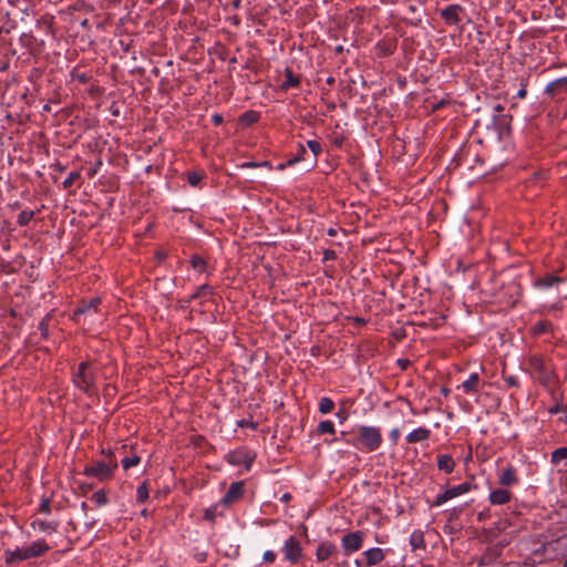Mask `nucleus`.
Instances as JSON below:
<instances>
[{"mask_svg": "<svg viewBox=\"0 0 567 567\" xmlns=\"http://www.w3.org/2000/svg\"><path fill=\"white\" fill-rule=\"evenodd\" d=\"M498 483L502 486H513L517 484L518 477L516 475V470L511 465L503 468L498 476Z\"/></svg>", "mask_w": 567, "mask_h": 567, "instance_id": "4468645a", "label": "nucleus"}, {"mask_svg": "<svg viewBox=\"0 0 567 567\" xmlns=\"http://www.w3.org/2000/svg\"><path fill=\"white\" fill-rule=\"evenodd\" d=\"M245 491V482L238 481L234 482L229 485L227 492L220 499V504L224 506H229L234 502L238 501L243 495Z\"/></svg>", "mask_w": 567, "mask_h": 567, "instance_id": "6e6552de", "label": "nucleus"}, {"mask_svg": "<svg viewBox=\"0 0 567 567\" xmlns=\"http://www.w3.org/2000/svg\"><path fill=\"white\" fill-rule=\"evenodd\" d=\"M336 258H337V254L334 250L326 249L323 251V261L334 260Z\"/></svg>", "mask_w": 567, "mask_h": 567, "instance_id": "3c124183", "label": "nucleus"}, {"mask_svg": "<svg viewBox=\"0 0 567 567\" xmlns=\"http://www.w3.org/2000/svg\"><path fill=\"white\" fill-rule=\"evenodd\" d=\"M437 467L446 474H450L455 468V461L450 454H440L437 456Z\"/></svg>", "mask_w": 567, "mask_h": 567, "instance_id": "6ab92c4d", "label": "nucleus"}, {"mask_svg": "<svg viewBox=\"0 0 567 567\" xmlns=\"http://www.w3.org/2000/svg\"><path fill=\"white\" fill-rule=\"evenodd\" d=\"M503 111H504V107H503V105H502V104H496V105L494 106V112H495V113H497V114H498V113H502Z\"/></svg>", "mask_w": 567, "mask_h": 567, "instance_id": "0e129e2a", "label": "nucleus"}, {"mask_svg": "<svg viewBox=\"0 0 567 567\" xmlns=\"http://www.w3.org/2000/svg\"><path fill=\"white\" fill-rule=\"evenodd\" d=\"M463 8L460 4H450L441 10V17L445 23L450 25H456L461 22L460 12Z\"/></svg>", "mask_w": 567, "mask_h": 567, "instance_id": "9b49d317", "label": "nucleus"}, {"mask_svg": "<svg viewBox=\"0 0 567 567\" xmlns=\"http://www.w3.org/2000/svg\"><path fill=\"white\" fill-rule=\"evenodd\" d=\"M102 164L101 161H97V163L95 164V167L91 168L90 169V173H89V176L90 177H93L96 173H97V169H99V166Z\"/></svg>", "mask_w": 567, "mask_h": 567, "instance_id": "bf43d9fd", "label": "nucleus"}, {"mask_svg": "<svg viewBox=\"0 0 567 567\" xmlns=\"http://www.w3.org/2000/svg\"><path fill=\"white\" fill-rule=\"evenodd\" d=\"M504 381L511 388H518L519 386V382H518L517 378L514 377V375L504 377Z\"/></svg>", "mask_w": 567, "mask_h": 567, "instance_id": "de8ad7c7", "label": "nucleus"}, {"mask_svg": "<svg viewBox=\"0 0 567 567\" xmlns=\"http://www.w3.org/2000/svg\"><path fill=\"white\" fill-rule=\"evenodd\" d=\"M80 177H81L80 172H71L69 174V176L63 182V188L68 189V188L72 187L75 179H79Z\"/></svg>", "mask_w": 567, "mask_h": 567, "instance_id": "79ce46f5", "label": "nucleus"}, {"mask_svg": "<svg viewBox=\"0 0 567 567\" xmlns=\"http://www.w3.org/2000/svg\"><path fill=\"white\" fill-rule=\"evenodd\" d=\"M212 122L214 123V125H220L224 122V117L221 114L216 113L212 116Z\"/></svg>", "mask_w": 567, "mask_h": 567, "instance_id": "864d4df0", "label": "nucleus"}, {"mask_svg": "<svg viewBox=\"0 0 567 567\" xmlns=\"http://www.w3.org/2000/svg\"><path fill=\"white\" fill-rule=\"evenodd\" d=\"M54 167H55V169H56V171H59V172H61V173L65 171V166H64V165H62V164H61V163H59V162L54 165Z\"/></svg>", "mask_w": 567, "mask_h": 567, "instance_id": "69168bd1", "label": "nucleus"}, {"mask_svg": "<svg viewBox=\"0 0 567 567\" xmlns=\"http://www.w3.org/2000/svg\"><path fill=\"white\" fill-rule=\"evenodd\" d=\"M431 431L426 427H419L406 435L408 443H419L429 440Z\"/></svg>", "mask_w": 567, "mask_h": 567, "instance_id": "a211bd4d", "label": "nucleus"}, {"mask_svg": "<svg viewBox=\"0 0 567 567\" xmlns=\"http://www.w3.org/2000/svg\"><path fill=\"white\" fill-rule=\"evenodd\" d=\"M503 548V545L487 547L478 560V566L483 567L496 565L502 556Z\"/></svg>", "mask_w": 567, "mask_h": 567, "instance_id": "1a4fd4ad", "label": "nucleus"}, {"mask_svg": "<svg viewBox=\"0 0 567 567\" xmlns=\"http://www.w3.org/2000/svg\"><path fill=\"white\" fill-rule=\"evenodd\" d=\"M285 558L290 564H297L302 557V547L296 536H290L282 546Z\"/></svg>", "mask_w": 567, "mask_h": 567, "instance_id": "423d86ee", "label": "nucleus"}, {"mask_svg": "<svg viewBox=\"0 0 567 567\" xmlns=\"http://www.w3.org/2000/svg\"><path fill=\"white\" fill-rule=\"evenodd\" d=\"M91 499L94 501L97 506H103L107 503V498L103 489L96 491L92 495Z\"/></svg>", "mask_w": 567, "mask_h": 567, "instance_id": "a19ab883", "label": "nucleus"}, {"mask_svg": "<svg viewBox=\"0 0 567 567\" xmlns=\"http://www.w3.org/2000/svg\"><path fill=\"white\" fill-rule=\"evenodd\" d=\"M218 508L219 504L208 507L204 513V518L210 523H215L216 518L221 515V513L218 512Z\"/></svg>", "mask_w": 567, "mask_h": 567, "instance_id": "f704fd0d", "label": "nucleus"}, {"mask_svg": "<svg viewBox=\"0 0 567 567\" xmlns=\"http://www.w3.org/2000/svg\"><path fill=\"white\" fill-rule=\"evenodd\" d=\"M363 555L365 557L368 567H371V566H374V565L381 563L385 557L382 548H379V547L370 548V549L365 550L363 553Z\"/></svg>", "mask_w": 567, "mask_h": 567, "instance_id": "f3484780", "label": "nucleus"}, {"mask_svg": "<svg viewBox=\"0 0 567 567\" xmlns=\"http://www.w3.org/2000/svg\"><path fill=\"white\" fill-rule=\"evenodd\" d=\"M530 331H532L533 336H536V337L542 336V334L553 333L554 326L548 320H539L532 327Z\"/></svg>", "mask_w": 567, "mask_h": 567, "instance_id": "aec40b11", "label": "nucleus"}, {"mask_svg": "<svg viewBox=\"0 0 567 567\" xmlns=\"http://www.w3.org/2000/svg\"><path fill=\"white\" fill-rule=\"evenodd\" d=\"M358 440L367 451H377L382 443L381 430L377 426L360 425L358 426Z\"/></svg>", "mask_w": 567, "mask_h": 567, "instance_id": "20e7f679", "label": "nucleus"}, {"mask_svg": "<svg viewBox=\"0 0 567 567\" xmlns=\"http://www.w3.org/2000/svg\"><path fill=\"white\" fill-rule=\"evenodd\" d=\"M446 104H447V102L445 100H441L433 105V111L440 110V109L444 107Z\"/></svg>", "mask_w": 567, "mask_h": 567, "instance_id": "13d9d810", "label": "nucleus"}, {"mask_svg": "<svg viewBox=\"0 0 567 567\" xmlns=\"http://www.w3.org/2000/svg\"><path fill=\"white\" fill-rule=\"evenodd\" d=\"M520 85H522V87L518 90L516 96L518 99H525L527 95V90H526L527 84H526V82H524V80H522Z\"/></svg>", "mask_w": 567, "mask_h": 567, "instance_id": "603ef678", "label": "nucleus"}, {"mask_svg": "<svg viewBox=\"0 0 567 567\" xmlns=\"http://www.w3.org/2000/svg\"><path fill=\"white\" fill-rule=\"evenodd\" d=\"M4 560L7 564H13V563H17V561H22V560H27L29 558H32L31 557V554L29 553V549L28 547H17L16 549L11 550V549H6L4 550Z\"/></svg>", "mask_w": 567, "mask_h": 567, "instance_id": "f8f14e48", "label": "nucleus"}, {"mask_svg": "<svg viewBox=\"0 0 567 567\" xmlns=\"http://www.w3.org/2000/svg\"><path fill=\"white\" fill-rule=\"evenodd\" d=\"M73 385L87 395L96 391V373L90 361H82L72 373Z\"/></svg>", "mask_w": 567, "mask_h": 567, "instance_id": "f257e3e1", "label": "nucleus"}, {"mask_svg": "<svg viewBox=\"0 0 567 567\" xmlns=\"http://www.w3.org/2000/svg\"><path fill=\"white\" fill-rule=\"evenodd\" d=\"M307 146L313 154V157L311 161V167H315L317 165V161H318L317 157L322 152L321 144L316 140H309V141H307Z\"/></svg>", "mask_w": 567, "mask_h": 567, "instance_id": "393cba45", "label": "nucleus"}, {"mask_svg": "<svg viewBox=\"0 0 567 567\" xmlns=\"http://www.w3.org/2000/svg\"><path fill=\"white\" fill-rule=\"evenodd\" d=\"M481 379L478 373L473 372L468 379L465 380L457 389L462 390L465 394H475L480 391Z\"/></svg>", "mask_w": 567, "mask_h": 567, "instance_id": "ddd939ff", "label": "nucleus"}, {"mask_svg": "<svg viewBox=\"0 0 567 567\" xmlns=\"http://www.w3.org/2000/svg\"><path fill=\"white\" fill-rule=\"evenodd\" d=\"M561 460H567V446L556 449L551 453L550 461L553 464H558Z\"/></svg>", "mask_w": 567, "mask_h": 567, "instance_id": "c9c22d12", "label": "nucleus"}, {"mask_svg": "<svg viewBox=\"0 0 567 567\" xmlns=\"http://www.w3.org/2000/svg\"><path fill=\"white\" fill-rule=\"evenodd\" d=\"M334 409V402L327 396L320 399L318 410L322 414H328Z\"/></svg>", "mask_w": 567, "mask_h": 567, "instance_id": "bb28decb", "label": "nucleus"}, {"mask_svg": "<svg viewBox=\"0 0 567 567\" xmlns=\"http://www.w3.org/2000/svg\"><path fill=\"white\" fill-rule=\"evenodd\" d=\"M31 525L33 528H38L43 533L52 534L58 530L59 522H55V520L47 522V520H42V519H34Z\"/></svg>", "mask_w": 567, "mask_h": 567, "instance_id": "4be33fe9", "label": "nucleus"}, {"mask_svg": "<svg viewBox=\"0 0 567 567\" xmlns=\"http://www.w3.org/2000/svg\"><path fill=\"white\" fill-rule=\"evenodd\" d=\"M116 468V460L99 461L91 465H86L83 470V474L87 477H95L103 482L112 478Z\"/></svg>", "mask_w": 567, "mask_h": 567, "instance_id": "7ed1b4c3", "label": "nucleus"}, {"mask_svg": "<svg viewBox=\"0 0 567 567\" xmlns=\"http://www.w3.org/2000/svg\"><path fill=\"white\" fill-rule=\"evenodd\" d=\"M560 281V278L555 276V275H548L544 278H539L537 281H536V286L539 287V288H544V289H547V288H550L551 286H554L555 284L559 282Z\"/></svg>", "mask_w": 567, "mask_h": 567, "instance_id": "a878e982", "label": "nucleus"}, {"mask_svg": "<svg viewBox=\"0 0 567 567\" xmlns=\"http://www.w3.org/2000/svg\"><path fill=\"white\" fill-rule=\"evenodd\" d=\"M389 437L393 444H396L400 439V430L399 429H392L389 433Z\"/></svg>", "mask_w": 567, "mask_h": 567, "instance_id": "8fccbe9b", "label": "nucleus"}, {"mask_svg": "<svg viewBox=\"0 0 567 567\" xmlns=\"http://www.w3.org/2000/svg\"><path fill=\"white\" fill-rule=\"evenodd\" d=\"M228 462L233 465H244L247 470L250 468L254 457L246 450H236L230 452L227 457Z\"/></svg>", "mask_w": 567, "mask_h": 567, "instance_id": "9d476101", "label": "nucleus"}, {"mask_svg": "<svg viewBox=\"0 0 567 567\" xmlns=\"http://www.w3.org/2000/svg\"><path fill=\"white\" fill-rule=\"evenodd\" d=\"M102 300L100 297H94L89 301L83 300L81 305L74 310L72 320L82 324H94L100 318V305Z\"/></svg>", "mask_w": 567, "mask_h": 567, "instance_id": "f03ea898", "label": "nucleus"}, {"mask_svg": "<svg viewBox=\"0 0 567 567\" xmlns=\"http://www.w3.org/2000/svg\"><path fill=\"white\" fill-rule=\"evenodd\" d=\"M559 411H560V405L559 404H557V405H555V406L549 409V413H551V414H555V413H557Z\"/></svg>", "mask_w": 567, "mask_h": 567, "instance_id": "338daca9", "label": "nucleus"}, {"mask_svg": "<svg viewBox=\"0 0 567 567\" xmlns=\"http://www.w3.org/2000/svg\"><path fill=\"white\" fill-rule=\"evenodd\" d=\"M205 173L203 171H194L187 173V182L190 186L196 187L202 182Z\"/></svg>", "mask_w": 567, "mask_h": 567, "instance_id": "c756f323", "label": "nucleus"}, {"mask_svg": "<svg viewBox=\"0 0 567 567\" xmlns=\"http://www.w3.org/2000/svg\"><path fill=\"white\" fill-rule=\"evenodd\" d=\"M50 319H51V315L48 313L39 322V327L38 328H39V330L41 332V337L43 339H48V337H49V322H50Z\"/></svg>", "mask_w": 567, "mask_h": 567, "instance_id": "58836bf2", "label": "nucleus"}, {"mask_svg": "<svg viewBox=\"0 0 567 567\" xmlns=\"http://www.w3.org/2000/svg\"><path fill=\"white\" fill-rule=\"evenodd\" d=\"M337 233H338V231H337V229H334V228H329V229L327 230V235H328V236H331V237H332V236H336V235H337Z\"/></svg>", "mask_w": 567, "mask_h": 567, "instance_id": "774afa93", "label": "nucleus"}, {"mask_svg": "<svg viewBox=\"0 0 567 567\" xmlns=\"http://www.w3.org/2000/svg\"><path fill=\"white\" fill-rule=\"evenodd\" d=\"M258 118V115L256 112L254 111H248V112H245L241 116V120L245 121L246 123L248 124H252L257 121Z\"/></svg>", "mask_w": 567, "mask_h": 567, "instance_id": "c03bdc74", "label": "nucleus"}, {"mask_svg": "<svg viewBox=\"0 0 567 567\" xmlns=\"http://www.w3.org/2000/svg\"><path fill=\"white\" fill-rule=\"evenodd\" d=\"M39 512L43 513V514H50V512H51L50 498L43 497L41 499V503L39 506Z\"/></svg>", "mask_w": 567, "mask_h": 567, "instance_id": "a18cd8bd", "label": "nucleus"}, {"mask_svg": "<svg viewBox=\"0 0 567 567\" xmlns=\"http://www.w3.org/2000/svg\"><path fill=\"white\" fill-rule=\"evenodd\" d=\"M364 533L361 530L348 533L342 536L341 545L346 553H354L358 551L363 544Z\"/></svg>", "mask_w": 567, "mask_h": 567, "instance_id": "0eeeda50", "label": "nucleus"}, {"mask_svg": "<svg viewBox=\"0 0 567 567\" xmlns=\"http://www.w3.org/2000/svg\"><path fill=\"white\" fill-rule=\"evenodd\" d=\"M297 163H299L298 158H296L295 156H292L291 158L287 159L286 165H287V167H288V166H292V165H295V164H297Z\"/></svg>", "mask_w": 567, "mask_h": 567, "instance_id": "052dcab7", "label": "nucleus"}, {"mask_svg": "<svg viewBox=\"0 0 567 567\" xmlns=\"http://www.w3.org/2000/svg\"><path fill=\"white\" fill-rule=\"evenodd\" d=\"M512 494L505 488H497L489 493V502L493 505H504L511 501Z\"/></svg>", "mask_w": 567, "mask_h": 567, "instance_id": "dca6fc26", "label": "nucleus"}, {"mask_svg": "<svg viewBox=\"0 0 567 567\" xmlns=\"http://www.w3.org/2000/svg\"><path fill=\"white\" fill-rule=\"evenodd\" d=\"M101 454L105 455V456H106V458H107V461H109V460H115V456H114V453H113V451H112V450H104V449H103V450L101 451Z\"/></svg>", "mask_w": 567, "mask_h": 567, "instance_id": "6e6d98bb", "label": "nucleus"}, {"mask_svg": "<svg viewBox=\"0 0 567 567\" xmlns=\"http://www.w3.org/2000/svg\"><path fill=\"white\" fill-rule=\"evenodd\" d=\"M410 545L413 550L425 548L424 534L422 530L416 529L410 535Z\"/></svg>", "mask_w": 567, "mask_h": 567, "instance_id": "b1692460", "label": "nucleus"}, {"mask_svg": "<svg viewBox=\"0 0 567 567\" xmlns=\"http://www.w3.org/2000/svg\"><path fill=\"white\" fill-rule=\"evenodd\" d=\"M317 432L321 435L322 434H334V432H336L334 424L329 420L321 421L318 424Z\"/></svg>", "mask_w": 567, "mask_h": 567, "instance_id": "7c9ffc66", "label": "nucleus"}, {"mask_svg": "<svg viewBox=\"0 0 567 567\" xmlns=\"http://www.w3.org/2000/svg\"><path fill=\"white\" fill-rule=\"evenodd\" d=\"M276 557H277V555L274 550H266L264 553L262 559L267 563H274Z\"/></svg>", "mask_w": 567, "mask_h": 567, "instance_id": "09e8293b", "label": "nucleus"}, {"mask_svg": "<svg viewBox=\"0 0 567 567\" xmlns=\"http://www.w3.org/2000/svg\"><path fill=\"white\" fill-rule=\"evenodd\" d=\"M300 85V76L295 75L292 70L286 68L285 70V81L281 83V89L284 91H288L291 87H298Z\"/></svg>", "mask_w": 567, "mask_h": 567, "instance_id": "412c9836", "label": "nucleus"}, {"mask_svg": "<svg viewBox=\"0 0 567 567\" xmlns=\"http://www.w3.org/2000/svg\"><path fill=\"white\" fill-rule=\"evenodd\" d=\"M347 434H348V433H347L346 431H342V432H340V437H339V439H334L333 441H339V440H341V441L347 442L348 444H354V442H352L351 440H348V439L346 437V436H347Z\"/></svg>", "mask_w": 567, "mask_h": 567, "instance_id": "4d7b16f0", "label": "nucleus"}, {"mask_svg": "<svg viewBox=\"0 0 567 567\" xmlns=\"http://www.w3.org/2000/svg\"><path fill=\"white\" fill-rule=\"evenodd\" d=\"M213 293V287L207 285V284H204L202 286H199L196 290V292H194L190 297H189V300H194V299H197L199 297H203V296H207V295H212Z\"/></svg>", "mask_w": 567, "mask_h": 567, "instance_id": "4c0bfd02", "label": "nucleus"}, {"mask_svg": "<svg viewBox=\"0 0 567 567\" xmlns=\"http://www.w3.org/2000/svg\"><path fill=\"white\" fill-rule=\"evenodd\" d=\"M336 415L339 417L340 422L342 423L343 421L347 420L348 417V412L343 409L339 410Z\"/></svg>", "mask_w": 567, "mask_h": 567, "instance_id": "5fc2aeb1", "label": "nucleus"}, {"mask_svg": "<svg viewBox=\"0 0 567 567\" xmlns=\"http://www.w3.org/2000/svg\"><path fill=\"white\" fill-rule=\"evenodd\" d=\"M190 265L192 267L199 271V272H203L206 270V267H207V262L204 258H202L200 256L198 255H193L192 258H190Z\"/></svg>", "mask_w": 567, "mask_h": 567, "instance_id": "2f4dec72", "label": "nucleus"}, {"mask_svg": "<svg viewBox=\"0 0 567 567\" xmlns=\"http://www.w3.org/2000/svg\"><path fill=\"white\" fill-rule=\"evenodd\" d=\"M261 166H268L270 167V163L265 162H245L240 165L241 168H255V167H261Z\"/></svg>", "mask_w": 567, "mask_h": 567, "instance_id": "37998d69", "label": "nucleus"}, {"mask_svg": "<svg viewBox=\"0 0 567 567\" xmlns=\"http://www.w3.org/2000/svg\"><path fill=\"white\" fill-rule=\"evenodd\" d=\"M141 462V457L137 456V455H133V456H130V457H124L122 460V466L124 470H128L133 466H136L138 465Z\"/></svg>", "mask_w": 567, "mask_h": 567, "instance_id": "ea45409f", "label": "nucleus"}, {"mask_svg": "<svg viewBox=\"0 0 567 567\" xmlns=\"http://www.w3.org/2000/svg\"><path fill=\"white\" fill-rule=\"evenodd\" d=\"M528 364L536 372H542L546 368L543 357L536 354L528 359Z\"/></svg>", "mask_w": 567, "mask_h": 567, "instance_id": "cd10ccee", "label": "nucleus"}, {"mask_svg": "<svg viewBox=\"0 0 567 567\" xmlns=\"http://www.w3.org/2000/svg\"><path fill=\"white\" fill-rule=\"evenodd\" d=\"M240 6H241V0H231V7H233L234 9H236V10H237V9H239V8H240Z\"/></svg>", "mask_w": 567, "mask_h": 567, "instance_id": "680f3d73", "label": "nucleus"}, {"mask_svg": "<svg viewBox=\"0 0 567 567\" xmlns=\"http://www.w3.org/2000/svg\"><path fill=\"white\" fill-rule=\"evenodd\" d=\"M148 495H150L148 485H147V483H146V482H143V483L137 487V491H136V501H137L138 503H144L145 501H147Z\"/></svg>", "mask_w": 567, "mask_h": 567, "instance_id": "72a5a7b5", "label": "nucleus"}, {"mask_svg": "<svg viewBox=\"0 0 567 567\" xmlns=\"http://www.w3.org/2000/svg\"><path fill=\"white\" fill-rule=\"evenodd\" d=\"M561 84H567V78H560L558 80H555V81L548 83L545 89V93L554 96L556 94L557 87Z\"/></svg>", "mask_w": 567, "mask_h": 567, "instance_id": "e433bc0d", "label": "nucleus"}, {"mask_svg": "<svg viewBox=\"0 0 567 567\" xmlns=\"http://www.w3.org/2000/svg\"><path fill=\"white\" fill-rule=\"evenodd\" d=\"M337 551V547L330 542H322L316 549V558L318 561H324Z\"/></svg>", "mask_w": 567, "mask_h": 567, "instance_id": "2eb2a0df", "label": "nucleus"}, {"mask_svg": "<svg viewBox=\"0 0 567 567\" xmlns=\"http://www.w3.org/2000/svg\"><path fill=\"white\" fill-rule=\"evenodd\" d=\"M538 380L543 385H550L554 382L555 374L551 370L545 368L542 372H538Z\"/></svg>", "mask_w": 567, "mask_h": 567, "instance_id": "c85d7f7f", "label": "nucleus"}, {"mask_svg": "<svg viewBox=\"0 0 567 567\" xmlns=\"http://www.w3.org/2000/svg\"><path fill=\"white\" fill-rule=\"evenodd\" d=\"M471 489H472V484L470 482H463L460 485L449 487L445 489L444 493L436 495V497L433 502V506H441L444 503H446L447 501H450L454 497H457L460 495H463V494L470 492Z\"/></svg>", "mask_w": 567, "mask_h": 567, "instance_id": "39448f33", "label": "nucleus"}, {"mask_svg": "<svg viewBox=\"0 0 567 567\" xmlns=\"http://www.w3.org/2000/svg\"><path fill=\"white\" fill-rule=\"evenodd\" d=\"M27 547L32 558L42 556L50 549V546L43 539H39Z\"/></svg>", "mask_w": 567, "mask_h": 567, "instance_id": "5701e85b", "label": "nucleus"}, {"mask_svg": "<svg viewBox=\"0 0 567 567\" xmlns=\"http://www.w3.org/2000/svg\"><path fill=\"white\" fill-rule=\"evenodd\" d=\"M290 499H291V495L289 493H285L281 496V501L285 502V503H288Z\"/></svg>", "mask_w": 567, "mask_h": 567, "instance_id": "e2e57ef3", "label": "nucleus"}, {"mask_svg": "<svg viewBox=\"0 0 567 567\" xmlns=\"http://www.w3.org/2000/svg\"><path fill=\"white\" fill-rule=\"evenodd\" d=\"M35 212L34 210H22L18 215L17 223L19 226H27L34 217Z\"/></svg>", "mask_w": 567, "mask_h": 567, "instance_id": "473e14b6", "label": "nucleus"}, {"mask_svg": "<svg viewBox=\"0 0 567 567\" xmlns=\"http://www.w3.org/2000/svg\"><path fill=\"white\" fill-rule=\"evenodd\" d=\"M307 151L302 144H298L297 153L293 155L299 162L306 161Z\"/></svg>", "mask_w": 567, "mask_h": 567, "instance_id": "49530a36", "label": "nucleus"}]
</instances>
